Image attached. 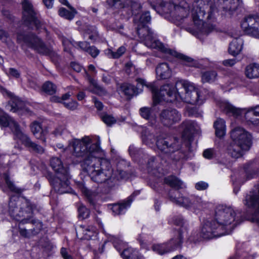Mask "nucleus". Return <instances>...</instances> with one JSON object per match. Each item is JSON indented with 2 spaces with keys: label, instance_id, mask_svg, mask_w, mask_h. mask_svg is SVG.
I'll return each instance as SVG.
<instances>
[{
  "label": "nucleus",
  "instance_id": "f257e3e1",
  "mask_svg": "<svg viewBox=\"0 0 259 259\" xmlns=\"http://www.w3.org/2000/svg\"><path fill=\"white\" fill-rule=\"evenodd\" d=\"M160 6L163 12L169 15L170 20L178 25L187 23L191 10L193 26L186 30L193 35L207 34L215 28V25L210 24L214 19L216 10L211 0H195L191 6L185 1L178 4L162 2Z\"/></svg>",
  "mask_w": 259,
  "mask_h": 259
},
{
  "label": "nucleus",
  "instance_id": "f03ea898",
  "mask_svg": "<svg viewBox=\"0 0 259 259\" xmlns=\"http://www.w3.org/2000/svg\"><path fill=\"white\" fill-rule=\"evenodd\" d=\"M72 147V155L80 162L82 169L87 172L93 181H101L106 176L99 175L100 166H109V161L103 158L104 151L100 148L99 143H92V139L88 136L81 139H75L69 143Z\"/></svg>",
  "mask_w": 259,
  "mask_h": 259
},
{
  "label": "nucleus",
  "instance_id": "7ed1b4c3",
  "mask_svg": "<svg viewBox=\"0 0 259 259\" xmlns=\"http://www.w3.org/2000/svg\"><path fill=\"white\" fill-rule=\"evenodd\" d=\"M138 84L145 85L152 92L155 103L164 101L171 102L175 100H181L183 101L197 105H201L204 101V98L200 94L198 89L194 83L187 80H178L175 87L170 84L163 85L158 90L152 83H147L142 78L137 79Z\"/></svg>",
  "mask_w": 259,
  "mask_h": 259
},
{
  "label": "nucleus",
  "instance_id": "20e7f679",
  "mask_svg": "<svg viewBox=\"0 0 259 259\" xmlns=\"http://www.w3.org/2000/svg\"><path fill=\"white\" fill-rule=\"evenodd\" d=\"M150 20L151 16L149 12L143 13L140 17L136 16L134 18L135 22L138 25L137 33L141 41L148 48L157 49L181 59L185 65L193 66L194 64L193 59L165 48L162 43L154 38L153 32L148 27L145 26Z\"/></svg>",
  "mask_w": 259,
  "mask_h": 259
},
{
  "label": "nucleus",
  "instance_id": "39448f33",
  "mask_svg": "<svg viewBox=\"0 0 259 259\" xmlns=\"http://www.w3.org/2000/svg\"><path fill=\"white\" fill-rule=\"evenodd\" d=\"M231 137L232 142L227 147V153L233 158L240 157L243 151L248 150L250 147V135L244 128L237 127L231 131Z\"/></svg>",
  "mask_w": 259,
  "mask_h": 259
},
{
  "label": "nucleus",
  "instance_id": "423d86ee",
  "mask_svg": "<svg viewBox=\"0 0 259 259\" xmlns=\"http://www.w3.org/2000/svg\"><path fill=\"white\" fill-rule=\"evenodd\" d=\"M33 209V205L29 201L12 197L9 203L8 213L13 219L26 224L32 217Z\"/></svg>",
  "mask_w": 259,
  "mask_h": 259
},
{
  "label": "nucleus",
  "instance_id": "0eeeda50",
  "mask_svg": "<svg viewBox=\"0 0 259 259\" xmlns=\"http://www.w3.org/2000/svg\"><path fill=\"white\" fill-rule=\"evenodd\" d=\"M236 213L230 206L219 205L215 211L214 221L224 231L226 235L230 234L238 224L242 222L238 217L235 218Z\"/></svg>",
  "mask_w": 259,
  "mask_h": 259
},
{
  "label": "nucleus",
  "instance_id": "6e6552de",
  "mask_svg": "<svg viewBox=\"0 0 259 259\" xmlns=\"http://www.w3.org/2000/svg\"><path fill=\"white\" fill-rule=\"evenodd\" d=\"M222 108L227 113L231 114L235 117L244 113L245 118L247 122L253 124L259 123V105L245 111V109L236 108L230 103L225 102L222 104Z\"/></svg>",
  "mask_w": 259,
  "mask_h": 259
},
{
  "label": "nucleus",
  "instance_id": "1a4fd4ad",
  "mask_svg": "<svg viewBox=\"0 0 259 259\" xmlns=\"http://www.w3.org/2000/svg\"><path fill=\"white\" fill-rule=\"evenodd\" d=\"M17 39L20 43H23L39 54L51 55L52 53V49L47 47L39 37L32 33L18 34Z\"/></svg>",
  "mask_w": 259,
  "mask_h": 259
},
{
  "label": "nucleus",
  "instance_id": "9d476101",
  "mask_svg": "<svg viewBox=\"0 0 259 259\" xmlns=\"http://www.w3.org/2000/svg\"><path fill=\"white\" fill-rule=\"evenodd\" d=\"M185 228L178 229L177 234L168 242L163 244H157L152 246V250L157 253L162 255L164 253L172 251L182 246L183 243V233Z\"/></svg>",
  "mask_w": 259,
  "mask_h": 259
},
{
  "label": "nucleus",
  "instance_id": "9b49d317",
  "mask_svg": "<svg viewBox=\"0 0 259 259\" xmlns=\"http://www.w3.org/2000/svg\"><path fill=\"white\" fill-rule=\"evenodd\" d=\"M46 177L57 193L64 194L70 192L69 173L66 175L55 176L51 172L48 171L46 174Z\"/></svg>",
  "mask_w": 259,
  "mask_h": 259
},
{
  "label": "nucleus",
  "instance_id": "f8f14e48",
  "mask_svg": "<svg viewBox=\"0 0 259 259\" xmlns=\"http://www.w3.org/2000/svg\"><path fill=\"white\" fill-rule=\"evenodd\" d=\"M243 202L244 205L253 211L251 221L259 225V185L254 187L249 193L246 195Z\"/></svg>",
  "mask_w": 259,
  "mask_h": 259
},
{
  "label": "nucleus",
  "instance_id": "ddd939ff",
  "mask_svg": "<svg viewBox=\"0 0 259 259\" xmlns=\"http://www.w3.org/2000/svg\"><path fill=\"white\" fill-rule=\"evenodd\" d=\"M181 141L176 137H159L156 143L158 149L165 154H170L178 151L181 147Z\"/></svg>",
  "mask_w": 259,
  "mask_h": 259
},
{
  "label": "nucleus",
  "instance_id": "4468645a",
  "mask_svg": "<svg viewBox=\"0 0 259 259\" xmlns=\"http://www.w3.org/2000/svg\"><path fill=\"white\" fill-rule=\"evenodd\" d=\"M200 235L204 239H211L226 235L224 231L214 220L207 221L201 228Z\"/></svg>",
  "mask_w": 259,
  "mask_h": 259
},
{
  "label": "nucleus",
  "instance_id": "2eb2a0df",
  "mask_svg": "<svg viewBox=\"0 0 259 259\" xmlns=\"http://www.w3.org/2000/svg\"><path fill=\"white\" fill-rule=\"evenodd\" d=\"M22 6L23 8V19L25 23L27 25L34 24L36 29L40 28L41 22L31 3L28 0H23Z\"/></svg>",
  "mask_w": 259,
  "mask_h": 259
},
{
  "label": "nucleus",
  "instance_id": "dca6fc26",
  "mask_svg": "<svg viewBox=\"0 0 259 259\" xmlns=\"http://www.w3.org/2000/svg\"><path fill=\"white\" fill-rule=\"evenodd\" d=\"M181 114L175 108L162 110L159 114V119L164 126H171L181 120Z\"/></svg>",
  "mask_w": 259,
  "mask_h": 259
},
{
  "label": "nucleus",
  "instance_id": "f3484780",
  "mask_svg": "<svg viewBox=\"0 0 259 259\" xmlns=\"http://www.w3.org/2000/svg\"><path fill=\"white\" fill-rule=\"evenodd\" d=\"M241 26L246 33L259 38V16L256 15L247 16L244 18Z\"/></svg>",
  "mask_w": 259,
  "mask_h": 259
},
{
  "label": "nucleus",
  "instance_id": "a211bd4d",
  "mask_svg": "<svg viewBox=\"0 0 259 259\" xmlns=\"http://www.w3.org/2000/svg\"><path fill=\"white\" fill-rule=\"evenodd\" d=\"M113 244L119 252L123 249L120 254L123 259H145L137 250L131 247L124 248L126 244L120 239H116L113 241Z\"/></svg>",
  "mask_w": 259,
  "mask_h": 259
},
{
  "label": "nucleus",
  "instance_id": "6ab92c4d",
  "mask_svg": "<svg viewBox=\"0 0 259 259\" xmlns=\"http://www.w3.org/2000/svg\"><path fill=\"white\" fill-rule=\"evenodd\" d=\"M198 126L193 121L185 120L181 124V128L183 130L182 139L185 142L186 146L190 149L189 146L193 140V135L198 129Z\"/></svg>",
  "mask_w": 259,
  "mask_h": 259
},
{
  "label": "nucleus",
  "instance_id": "aec40b11",
  "mask_svg": "<svg viewBox=\"0 0 259 259\" xmlns=\"http://www.w3.org/2000/svg\"><path fill=\"white\" fill-rule=\"evenodd\" d=\"M99 169H100L97 171L98 174H103L106 176V178L105 180L100 182L95 181L97 183H102L109 179L119 180L120 179H124L126 176L125 172L124 171L121 170L113 171L111 168V166L109 161L108 166H104L102 164L100 166Z\"/></svg>",
  "mask_w": 259,
  "mask_h": 259
},
{
  "label": "nucleus",
  "instance_id": "412c9836",
  "mask_svg": "<svg viewBox=\"0 0 259 259\" xmlns=\"http://www.w3.org/2000/svg\"><path fill=\"white\" fill-rule=\"evenodd\" d=\"M169 199L176 204L186 208H191V196L185 197L178 190H171L168 193Z\"/></svg>",
  "mask_w": 259,
  "mask_h": 259
},
{
  "label": "nucleus",
  "instance_id": "4be33fe9",
  "mask_svg": "<svg viewBox=\"0 0 259 259\" xmlns=\"http://www.w3.org/2000/svg\"><path fill=\"white\" fill-rule=\"evenodd\" d=\"M0 125L4 127L9 126L17 138L23 133L18 124L6 113L0 115Z\"/></svg>",
  "mask_w": 259,
  "mask_h": 259
},
{
  "label": "nucleus",
  "instance_id": "5701e85b",
  "mask_svg": "<svg viewBox=\"0 0 259 259\" xmlns=\"http://www.w3.org/2000/svg\"><path fill=\"white\" fill-rule=\"evenodd\" d=\"M214 1L229 15H232L243 3L242 0H214Z\"/></svg>",
  "mask_w": 259,
  "mask_h": 259
},
{
  "label": "nucleus",
  "instance_id": "b1692460",
  "mask_svg": "<svg viewBox=\"0 0 259 259\" xmlns=\"http://www.w3.org/2000/svg\"><path fill=\"white\" fill-rule=\"evenodd\" d=\"M96 232V227L93 226L80 225L76 229V236L80 239H91Z\"/></svg>",
  "mask_w": 259,
  "mask_h": 259
},
{
  "label": "nucleus",
  "instance_id": "393cba45",
  "mask_svg": "<svg viewBox=\"0 0 259 259\" xmlns=\"http://www.w3.org/2000/svg\"><path fill=\"white\" fill-rule=\"evenodd\" d=\"M18 139L21 141L23 145L37 153L42 154L45 152V149L42 146L33 142L28 136L23 133L20 134Z\"/></svg>",
  "mask_w": 259,
  "mask_h": 259
},
{
  "label": "nucleus",
  "instance_id": "a878e982",
  "mask_svg": "<svg viewBox=\"0 0 259 259\" xmlns=\"http://www.w3.org/2000/svg\"><path fill=\"white\" fill-rule=\"evenodd\" d=\"M7 108L13 112H17L20 115L28 113V109L25 106L23 102L17 99H12L7 105Z\"/></svg>",
  "mask_w": 259,
  "mask_h": 259
},
{
  "label": "nucleus",
  "instance_id": "bb28decb",
  "mask_svg": "<svg viewBox=\"0 0 259 259\" xmlns=\"http://www.w3.org/2000/svg\"><path fill=\"white\" fill-rule=\"evenodd\" d=\"M30 128L33 135L38 139L42 140L43 142H46V136L48 131L42 128L40 122L34 121L30 125Z\"/></svg>",
  "mask_w": 259,
  "mask_h": 259
},
{
  "label": "nucleus",
  "instance_id": "cd10ccee",
  "mask_svg": "<svg viewBox=\"0 0 259 259\" xmlns=\"http://www.w3.org/2000/svg\"><path fill=\"white\" fill-rule=\"evenodd\" d=\"M50 166L56 175H66L69 173L68 168L64 166L62 161L58 157H52L51 159Z\"/></svg>",
  "mask_w": 259,
  "mask_h": 259
},
{
  "label": "nucleus",
  "instance_id": "c85d7f7f",
  "mask_svg": "<svg viewBox=\"0 0 259 259\" xmlns=\"http://www.w3.org/2000/svg\"><path fill=\"white\" fill-rule=\"evenodd\" d=\"M31 222L32 224L37 223V226H38V228L37 229L33 228L29 230H27L22 226L24 224H21V221H20L18 225V229L19 233L21 236L25 238H30L33 235L37 234L42 228V224L41 223L37 221H34L33 220H32Z\"/></svg>",
  "mask_w": 259,
  "mask_h": 259
},
{
  "label": "nucleus",
  "instance_id": "c756f323",
  "mask_svg": "<svg viewBox=\"0 0 259 259\" xmlns=\"http://www.w3.org/2000/svg\"><path fill=\"white\" fill-rule=\"evenodd\" d=\"M157 77L161 79L169 78L171 75V70L167 63H162L158 65L156 68Z\"/></svg>",
  "mask_w": 259,
  "mask_h": 259
},
{
  "label": "nucleus",
  "instance_id": "7c9ffc66",
  "mask_svg": "<svg viewBox=\"0 0 259 259\" xmlns=\"http://www.w3.org/2000/svg\"><path fill=\"white\" fill-rule=\"evenodd\" d=\"M132 201L133 200L130 197L126 201H124L121 203L112 204L111 209L113 213L115 215L124 213L126 209L130 206Z\"/></svg>",
  "mask_w": 259,
  "mask_h": 259
},
{
  "label": "nucleus",
  "instance_id": "2f4dec72",
  "mask_svg": "<svg viewBox=\"0 0 259 259\" xmlns=\"http://www.w3.org/2000/svg\"><path fill=\"white\" fill-rule=\"evenodd\" d=\"M84 72L85 73L89 81L90 82L91 84L90 90L91 92L99 95L100 96H103L105 95L107 92L106 90L100 86L97 81L95 79H94L93 78L91 77L90 75H89L85 71L84 69H83Z\"/></svg>",
  "mask_w": 259,
  "mask_h": 259
},
{
  "label": "nucleus",
  "instance_id": "473e14b6",
  "mask_svg": "<svg viewBox=\"0 0 259 259\" xmlns=\"http://www.w3.org/2000/svg\"><path fill=\"white\" fill-rule=\"evenodd\" d=\"M243 40L240 38L234 39L230 43L229 48V53L235 56L238 55L242 49Z\"/></svg>",
  "mask_w": 259,
  "mask_h": 259
},
{
  "label": "nucleus",
  "instance_id": "72a5a7b5",
  "mask_svg": "<svg viewBox=\"0 0 259 259\" xmlns=\"http://www.w3.org/2000/svg\"><path fill=\"white\" fill-rule=\"evenodd\" d=\"M213 126L215 129V135L217 137L221 138L225 135L226 125L224 120L218 118L214 122Z\"/></svg>",
  "mask_w": 259,
  "mask_h": 259
},
{
  "label": "nucleus",
  "instance_id": "f704fd0d",
  "mask_svg": "<svg viewBox=\"0 0 259 259\" xmlns=\"http://www.w3.org/2000/svg\"><path fill=\"white\" fill-rule=\"evenodd\" d=\"M245 74L249 78L258 77L259 76V65L251 64L247 66L245 69Z\"/></svg>",
  "mask_w": 259,
  "mask_h": 259
},
{
  "label": "nucleus",
  "instance_id": "c9c22d12",
  "mask_svg": "<svg viewBox=\"0 0 259 259\" xmlns=\"http://www.w3.org/2000/svg\"><path fill=\"white\" fill-rule=\"evenodd\" d=\"M164 182L176 190L183 187V182L174 176H169L164 179Z\"/></svg>",
  "mask_w": 259,
  "mask_h": 259
},
{
  "label": "nucleus",
  "instance_id": "e433bc0d",
  "mask_svg": "<svg viewBox=\"0 0 259 259\" xmlns=\"http://www.w3.org/2000/svg\"><path fill=\"white\" fill-rule=\"evenodd\" d=\"M68 8L70 9V11L66 10L64 8H61L59 10L58 13L61 17L70 20L74 17L76 13V11L71 6L70 7Z\"/></svg>",
  "mask_w": 259,
  "mask_h": 259
},
{
  "label": "nucleus",
  "instance_id": "4c0bfd02",
  "mask_svg": "<svg viewBox=\"0 0 259 259\" xmlns=\"http://www.w3.org/2000/svg\"><path fill=\"white\" fill-rule=\"evenodd\" d=\"M126 49L124 47H119L116 52H114L111 49L106 50L105 53L109 58L118 59L120 58L125 52Z\"/></svg>",
  "mask_w": 259,
  "mask_h": 259
},
{
  "label": "nucleus",
  "instance_id": "58836bf2",
  "mask_svg": "<svg viewBox=\"0 0 259 259\" xmlns=\"http://www.w3.org/2000/svg\"><path fill=\"white\" fill-rule=\"evenodd\" d=\"M120 90L124 95L132 96L136 93L137 89L132 84L128 83H123L121 85Z\"/></svg>",
  "mask_w": 259,
  "mask_h": 259
},
{
  "label": "nucleus",
  "instance_id": "ea45409f",
  "mask_svg": "<svg viewBox=\"0 0 259 259\" xmlns=\"http://www.w3.org/2000/svg\"><path fill=\"white\" fill-rule=\"evenodd\" d=\"M191 208L201 209L205 205L202 198L198 196H191Z\"/></svg>",
  "mask_w": 259,
  "mask_h": 259
},
{
  "label": "nucleus",
  "instance_id": "a19ab883",
  "mask_svg": "<svg viewBox=\"0 0 259 259\" xmlns=\"http://www.w3.org/2000/svg\"><path fill=\"white\" fill-rule=\"evenodd\" d=\"M215 71H206L202 73L201 79L203 82H210L215 80L217 77Z\"/></svg>",
  "mask_w": 259,
  "mask_h": 259
},
{
  "label": "nucleus",
  "instance_id": "79ce46f5",
  "mask_svg": "<svg viewBox=\"0 0 259 259\" xmlns=\"http://www.w3.org/2000/svg\"><path fill=\"white\" fill-rule=\"evenodd\" d=\"M42 90L46 93L52 95L56 92L57 87L52 82L47 81L44 83Z\"/></svg>",
  "mask_w": 259,
  "mask_h": 259
},
{
  "label": "nucleus",
  "instance_id": "37998d69",
  "mask_svg": "<svg viewBox=\"0 0 259 259\" xmlns=\"http://www.w3.org/2000/svg\"><path fill=\"white\" fill-rule=\"evenodd\" d=\"M153 110L151 107H143L139 109V114L142 117L149 120L152 117Z\"/></svg>",
  "mask_w": 259,
  "mask_h": 259
},
{
  "label": "nucleus",
  "instance_id": "c03bdc74",
  "mask_svg": "<svg viewBox=\"0 0 259 259\" xmlns=\"http://www.w3.org/2000/svg\"><path fill=\"white\" fill-rule=\"evenodd\" d=\"M142 140L145 144L149 146H152L155 142L154 135L147 131L145 132L144 134H143Z\"/></svg>",
  "mask_w": 259,
  "mask_h": 259
},
{
  "label": "nucleus",
  "instance_id": "a18cd8bd",
  "mask_svg": "<svg viewBox=\"0 0 259 259\" xmlns=\"http://www.w3.org/2000/svg\"><path fill=\"white\" fill-rule=\"evenodd\" d=\"M102 121L108 126H110L112 124L116 122V119L112 115L105 114L101 116Z\"/></svg>",
  "mask_w": 259,
  "mask_h": 259
},
{
  "label": "nucleus",
  "instance_id": "49530a36",
  "mask_svg": "<svg viewBox=\"0 0 259 259\" xmlns=\"http://www.w3.org/2000/svg\"><path fill=\"white\" fill-rule=\"evenodd\" d=\"M4 177L8 188L11 191L18 193L20 192V190L16 187L13 183L10 181L9 176L7 174H4Z\"/></svg>",
  "mask_w": 259,
  "mask_h": 259
},
{
  "label": "nucleus",
  "instance_id": "de8ad7c7",
  "mask_svg": "<svg viewBox=\"0 0 259 259\" xmlns=\"http://www.w3.org/2000/svg\"><path fill=\"white\" fill-rule=\"evenodd\" d=\"M78 216L82 219H85L89 216L90 211L83 205H80L78 208Z\"/></svg>",
  "mask_w": 259,
  "mask_h": 259
},
{
  "label": "nucleus",
  "instance_id": "09e8293b",
  "mask_svg": "<svg viewBox=\"0 0 259 259\" xmlns=\"http://www.w3.org/2000/svg\"><path fill=\"white\" fill-rule=\"evenodd\" d=\"M245 168L247 179L253 178L256 175L257 171L255 167L249 165Z\"/></svg>",
  "mask_w": 259,
  "mask_h": 259
},
{
  "label": "nucleus",
  "instance_id": "8fccbe9b",
  "mask_svg": "<svg viewBox=\"0 0 259 259\" xmlns=\"http://www.w3.org/2000/svg\"><path fill=\"white\" fill-rule=\"evenodd\" d=\"M130 3V0H113V6L117 8H122L128 6Z\"/></svg>",
  "mask_w": 259,
  "mask_h": 259
},
{
  "label": "nucleus",
  "instance_id": "3c124183",
  "mask_svg": "<svg viewBox=\"0 0 259 259\" xmlns=\"http://www.w3.org/2000/svg\"><path fill=\"white\" fill-rule=\"evenodd\" d=\"M87 33L90 34L89 37V39L92 40H95L98 36V33L96 29L94 26L89 27L87 30Z\"/></svg>",
  "mask_w": 259,
  "mask_h": 259
},
{
  "label": "nucleus",
  "instance_id": "603ef678",
  "mask_svg": "<svg viewBox=\"0 0 259 259\" xmlns=\"http://www.w3.org/2000/svg\"><path fill=\"white\" fill-rule=\"evenodd\" d=\"M61 39L64 47V50L66 52H69L73 46L72 42L64 37H62Z\"/></svg>",
  "mask_w": 259,
  "mask_h": 259
},
{
  "label": "nucleus",
  "instance_id": "864d4df0",
  "mask_svg": "<svg viewBox=\"0 0 259 259\" xmlns=\"http://www.w3.org/2000/svg\"><path fill=\"white\" fill-rule=\"evenodd\" d=\"M215 155V151L213 149H207L205 150L203 152V156L207 159H212L213 158Z\"/></svg>",
  "mask_w": 259,
  "mask_h": 259
},
{
  "label": "nucleus",
  "instance_id": "5fc2aeb1",
  "mask_svg": "<svg viewBox=\"0 0 259 259\" xmlns=\"http://www.w3.org/2000/svg\"><path fill=\"white\" fill-rule=\"evenodd\" d=\"M130 5H131V10L133 14L136 16L137 14H138L136 11L140 10L141 8V6L140 4L137 2H131Z\"/></svg>",
  "mask_w": 259,
  "mask_h": 259
},
{
  "label": "nucleus",
  "instance_id": "6e6d98bb",
  "mask_svg": "<svg viewBox=\"0 0 259 259\" xmlns=\"http://www.w3.org/2000/svg\"><path fill=\"white\" fill-rule=\"evenodd\" d=\"M208 187V184L204 182L200 181L195 184V188L198 190H206Z\"/></svg>",
  "mask_w": 259,
  "mask_h": 259
},
{
  "label": "nucleus",
  "instance_id": "4d7b16f0",
  "mask_svg": "<svg viewBox=\"0 0 259 259\" xmlns=\"http://www.w3.org/2000/svg\"><path fill=\"white\" fill-rule=\"evenodd\" d=\"M87 52L94 58L97 57L99 54V50L94 46H90L89 49L87 50Z\"/></svg>",
  "mask_w": 259,
  "mask_h": 259
},
{
  "label": "nucleus",
  "instance_id": "13d9d810",
  "mask_svg": "<svg viewBox=\"0 0 259 259\" xmlns=\"http://www.w3.org/2000/svg\"><path fill=\"white\" fill-rule=\"evenodd\" d=\"M81 190L82 192L83 193H84V195L85 196H87V197L88 198L89 201L90 202V203L92 204L93 205H94L95 204L94 202L91 198L90 191H89V190H88L86 187L82 186L81 188Z\"/></svg>",
  "mask_w": 259,
  "mask_h": 259
},
{
  "label": "nucleus",
  "instance_id": "bf43d9fd",
  "mask_svg": "<svg viewBox=\"0 0 259 259\" xmlns=\"http://www.w3.org/2000/svg\"><path fill=\"white\" fill-rule=\"evenodd\" d=\"M8 74L9 75L15 78H19L20 76V73L19 71L13 68H9Z\"/></svg>",
  "mask_w": 259,
  "mask_h": 259
},
{
  "label": "nucleus",
  "instance_id": "052dcab7",
  "mask_svg": "<svg viewBox=\"0 0 259 259\" xmlns=\"http://www.w3.org/2000/svg\"><path fill=\"white\" fill-rule=\"evenodd\" d=\"M174 223L175 225L179 226H183L184 224L183 218L181 216H177L174 219Z\"/></svg>",
  "mask_w": 259,
  "mask_h": 259
},
{
  "label": "nucleus",
  "instance_id": "680f3d73",
  "mask_svg": "<svg viewBox=\"0 0 259 259\" xmlns=\"http://www.w3.org/2000/svg\"><path fill=\"white\" fill-rule=\"evenodd\" d=\"M63 104L66 107L71 110L75 109L77 106V103L75 101H71L68 103L64 102Z\"/></svg>",
  "mask_w": 259,
  "mask_h": 259
},
{
  "label": "nucleus",
  "instance_id": "e2e57ef3",
  "mask_svg": "<svg viewBox=\"0 0 259 259\" xmlns=\"http://www.w3.org/2000/svg\"><path fill=\"white\" fill-rule=\"evenodd\" d=\"M65 130V127L64 126L60 125L57 127L53 132L55 136L57 137L60 136Z\"/></svg>",
  "mask_w": 259,
  "mask_h": 259
},
{
  "label": "nucleus",
  "instance_id": "0e129e2a",
  "mask_svg": "<svg viewBox=\"0 0 259 259\" xmlns=\"http://www.w3.org/2000/svg\"><path fill=\"white\" fill-rule=\"evenodd\" d=\"M188 111L189 115H193L196 117L201 116V113L199 112L196 108H188Z\"/></svg>",
  "mask_w": 259,
  "mask_h": 259
},
{
  "label": "nucleus",
  "instance_id": "69168bd1",
  "mask_svg": "<svg viewBox=\"0 0 259 259\" xmlns=\"http://www.w3.org/2000/svg\"><path fill=\"white\" fill-rule=\"evenodd\" d=\"M236 63L235 59H227L223 61V64L226 67H232Z\"/></svg>",
  "mask_w": 259,
  "mask_h": 259
},
{
  "label": "nucleus",
  "instance_id": "338daca9",
  "mask_svg": "<svg viewBox=\"0 0 259 259\" xmlns=\"http://www.w3.org/2000/svg\"><path fill=\"white\" fill-rule=\"evenodd\" d=\"M77 46L82 50L87 52L90 48V44L87 41H80L77 42Z\"/></svg>",
  "mask_w": 259,
  "mask_h": 259
},
{
  "label": "nucleus",
  "instance_id": "774afa93",
  "mask_svg": "<svg viewBox=\"0 0 259 259\" xmlns=\"http://www.w3.org/2000/svg\"><path fill=\"white\" fill-rule=\"evenodd\" d=\"M71 68L77 72H79L83 69L82 66L77 63L72 62L71 63Z\"/></svg>",
  "mask_w": 259,
  "mask_h": 259
}]
</instances>
